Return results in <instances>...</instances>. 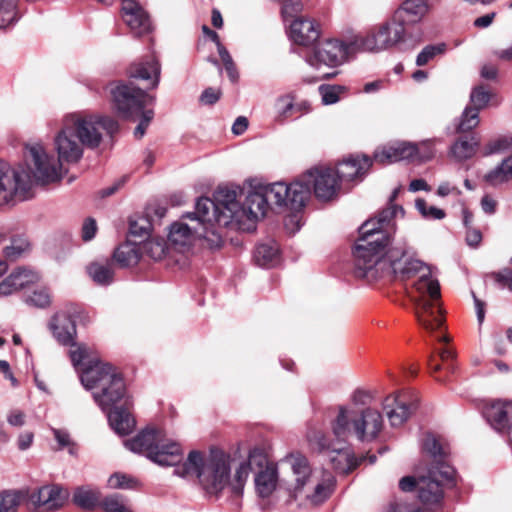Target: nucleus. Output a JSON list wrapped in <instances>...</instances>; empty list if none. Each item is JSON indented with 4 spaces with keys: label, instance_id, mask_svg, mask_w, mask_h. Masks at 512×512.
I'll list each match as a JSON object with an SVG mask.
<instances>
[{
    "label": "nucleus",
    "instance_id": "37",
    "mask_svg": "<svg viewBox=\"0 0 512 512\" xmlns=\"http://www.w3.org/2000/svg\"><path fill=\"white\" fill-rule=\"evenodd\" d=\"M275 120L283 123L288 118L292 117L295 109H300L301 105H295V97L293 94H284L275 100Z\"/></svg>",
    "mask_w": 512,
    "mask_h": 512
},
{
    "label": "nucleus",
    "instance_id": "51",
    "mask_svg": "<svg viewBox=\"0 0 512 512\" xmlns=\"http://www.w3.org/2000/svg\"><path fill=\"white\" fill-rule=\"evenodd\" d=\"M445 51V44L427 45L416 57V65L424 66L437 55Z\"/></svg>",
    "mask_w": 512,
    "mask_h": 512
},
{
    "label": "nucleus",
    "instance_id": "17",
    "mask_svg": "<svg viewBox=\"0 0 512 512\" xmlns=\"http://www.w3.org/2000/svg\"><path fill=\"white\" fill-rule=\"evenodd\" d=\"M68 498V491L57 484L42 486L30 494L31 504L41 512L59 510Z\"/></svg>",
    "mask_w": 512,
    "mask_h": 512
},
{
    "label": "nucleus",
    "instance_id": "16",
    "mask_svg": "<svg viewBox=\"0 0 512 512\" xmlns=\"http://www.w3.org/2000/svg\"><path fill=\"white\" fill-rule=\"evenodd\" d=\"M353 50H355V48L351 46V41L349 44H345L342 41L331 39L316 45L312 51L306 55L305 59L310 66L316 69H319L323 65L336 67L342 64L348 53Z\"/></svg>",
    "mask_w": 512,
    "mask_h": 512
},
{
    "label": "nucleus",
    "instance_id": "38",
    "mask_svg": "<svg viewBox=\"0 0 512 512\" xmlns=\"http://www.w3.org/2000/svg\"><path fill=\"white\" fill-rule=\"evenodd\" d=\"M99 499V491L89 486L78 487L73 494L74 503L85 510H91L96 507Z\"/></svg>",
    "mask_w": 512,
    "mask_h": 512
},
{
    "label": "nucleus",
    "instance_id": "24",
    "mask_svg": "<svg viewBox=\"0 0 512 512\" xmlns=\"http://www.w3.org/2000/svg\"><path fill=\"white\" fill-rule=\"evenodd\" d=\"M123 19L133 33L143 35L150 30L148 15L135 0H121Z\"/></svg>",
    "mask_w": 512,
    "mask_h": 512
},
{
    "label": "nucleus",
    "instance_id": "29",
    "mask_svg": "<svg viewBox=\"0 0 512 512\" xmlns=\"http://www.w3.org/2000/svg\"><path fill=\"white\" fill-rule=\"evenodd\" d=\"M255 489L261 498H268L276 490L278 484V470L276 465H267L255 475Z\"/></svg>",
    "mask_w": 512,
    "mask_h": 512
},
{
    "label": "nucleus",
    "instance_id": "35",
    "mask_svg": "<svg viewBox=\"0 0 512 512\" xmlns=\"http://www.w3.org/2000/svg\"><path fill=\"white\" fill-rule=\"evenodd\" d=\"M278 255V244L274 241H270L256 246L254 260L258 266L271 267L277 263Z\"/></svg>",
    "mask_w": 512,
    "mask_h": 512
},
{
    "label": "nucleus",
    "instance_id": "34",
    "mask_svg": "<svg viewBox=\"0 0 512 512\" xmlns=\"http://www.w3.org/2000/svg\"><path fill=\"white\" fill-rule=\"evenodd\" d=\"M332 487L333 484L330 480H320L317 476L303 493L308 501L317 505L323 503L330 496Z\"/></svg>",
    "mask_w": 512,
    "mask_h": 512
},
{
    "label": "nucleus",
    "instance_id": "45",
    "mask_svg": "<svg viewBox=\"0 0 512 512\" xmlns=\"http://www.w3.org/2000/svg\"><path fill=\"white\" fill-rule=\"evenodd\" d=\"M12 276H15V281L19 284V290L30 287L31 285L36 284L40 276L38 272L33 269L26 267H18L10 273Z\"/></svg>",
    "mask_w": 512,
    "mask_h": 512
},
{
    "label": "nucleus",
    "instance_id": "22",
    "mask_svg": "<svg viewBox=\"0 0 512 512\" xmlns=\"http://www.w3.org/2000/svg\"><path fill=\"white\" fill-rule=\"evenodd\" d=\"M284 461L289 464L294 475L295 494H302L317 477L316 473L312 471L308 459L302 454H290L286 456Z\"/></svg>",
    "mask_w": 512,
    "mask_h": 512
},
{
    "label": "nucleus",
    "instance_id": "46",
    "mask_svg": "<svg viewBox=\"0 0 512 512\" xmlns=\"http://www.w3.org/2000/svg\"><path fill=\"white\" fill-rule=\"evenodd\" d=\"M429 470L436 472V479L440 481L442 488L444 485H453L455 470L447 464L446 458H443L440 462H434V465Z\"/></svg>",
    "mask_w": 512,
    "mask_h": 512
},
{
    "label": "nucleus",
    "instance_id": "55",
    "mask_svg": "<svg viewBox=\"0 0 512 512\" xmlns=\"http://www.w3.org/2000/svg\"><path fill=\"white\" fill-rule=\"evenodd\" d=\"M26 302L29 305H33L38 308L48 307L51 303V296L47 289L35 290L28 298Z\"/></svg>",
    "mask_w": 512,
    "mask_h": 512
},
{
    "label": "nucleus",
    "instance_id": "49",
    "mask_svg": "<svg viewBox=\"0 0 512 512\" xmlns=\"http://www.w3.org/2000/svg\"><path fill=\"white\" fill-rule=\"evenodd\" d=\"M21 503V494L16 491L0 493V512H18Z\"/></svg>",
    "mask_w": 512,
    "mask_h": 512
},
{
    "label": "nucleus",
    "instance_id": "56",
    "mask_svg": "<svg viewBox=\"0 0 512 512\" xmlns=\"http://www.w3.org/2000/svg\"><path fill=\"white\" fill-rule=\"evenodd\" d=\"M374 399V394L370 390H366L363 388H358L353 391L350 396V400L352 404L359 407L368 406Z\"/></svg>",
    "mask_w": 512,
    "mask_h": 512
},
{
    "label": "nucleus",
    "instance_id": "43",
    "mask_svg": "<svg viewBox=\"0 0 512 512\" xmlns=\"http://www.w3.org/2000/svg\"><path fill=\"white\" fill-rule=\"evenodd\" d=\"M251 470L250 463L243 461L236 468L233 478L230 477V484L228 487L231 488V491L235 495L242 494Z\"/></svg>",
    "mask_w": 512,
    "mask_h": 512
},
{
    "label": "nucleus",
    "instance_id": "19",
    "mask_svg": "<svg viewBox=\"0 0 512 512\" xmlns=\"http://www.w3.org/2000/svg\"><path fill=\"white\" fill-rule=\"evenodd\" d=\"M385 409L387 410V417L393 427L401 426L410 415L417 409L416 399H412L409 393H400L397 395L389 396L385 400Z\"/></svg>",
    "mask_w": 512,
    "mask_h": 512
},
{
    "label": "nucleus",
    "instance_id": "28",
    "mask_svg": "<svg viewBox=\"0 0 512 512\" xmlns=\"http://www.w3.org/2000/svg\"><path fill=\"white\" fill-rule=\"evenodd\" d=\"M197 233H200V230L196 222L189 225L179 221L170 226L168 239L175 246L186 247L197 238Z\"/></svg>",
    "mask_w": 512,
    "mask_h": 512
},
{
    "label": "nucleus",
    "instance_id": "14",
    "mask_svg": "<svg viewBox=\"0 0 512 512\" xmlns=\"http://www.w3.org/2000/svg\"><path fill=\"white\" fill-rule=\"evenodd\" d=\"M292 183H298L301 188L307 190L303 199V206L309 199L312 188L315 196L323 201L332 200L340 190V184L331 168H315L307 171Z\"/></svg>",
    "mask_w": 512,
    "mask_h": 512
},
{
    "label": "nucleus",
    "instance_id": "1",
    "mask_svg": "<svg viewBox=\"0 0 512 512\" xmlns=\"http://www.w3.org/2000/svg\"><path fill=\"white\" fill-rule=\"evenodd\" d=\"M398 213L403 215V208L390 205L376 218L361 225L354 250L355 275L369 280L382 277L405 280L423 271L414 284L417 295H412V300L418 322L434 333L444 323L438 280L431 276L428 266L415 258L414 249L406 242H397L387 248L391 234L395 232Z\"/></svg>",
    "mask_w": 512,
    "mask_h": 512
},
{
    "label": "nucleus",
    "instance_id": "31",
    "mask_svg": "<svg viewBox=\"0 0 512 512\" xmlns=\"http://www.w3.org/2000/svg\"><path fill=\"white\" fill-rule=\"evenodd\" d=\"M480 145V139L475 135L459 137L450 148V155L456 161H465L472 158Z\"/></svg>",
    "mask_w": 512,
    "mask_h": 512
},
{
    "label": "nucleus",
    "instance_id": "7",
    "mask_svg": "<svg viewBox=\"0 0 512 512\" xmlns=\"http://www.w3.org/2000/svg\"><path fill=\"white\" fill-rule=\"evenodd\" d=\"M125 446L133 452L145 454L161 466H177L182 459L180 445L156 428L141 431L133 439L127 440Z\"/></svg>",
    "mask_w": 512,
    "mask_h": 512
},
{
    "label": "nucleus",
    "instance_id": "18",
    "mask_svg": "<svg viewBox=\"0 0 512 512\" xmlns=\"http://www.w3.org/2000/svg\"><path fill=\"white\" fill-rule=\"evenodd\" d=\"M430 146V142L421 141L418 144L397 142L385 145L374 152V160L380 164H391L402 160L415 159L422 147Z\"/></svg>",
    "mask_w": 512,
    "mask_h": 512
},
{
    "label": "nucleus",
    "instance_id": "23",
    "mask_svg": "<svg viewBox=\"0 0 512 512\" xmlns=\"http://www.w3.org/2000/svg\"><path fill=\"white\" fill-rule=\"evenodd\" d=\"M371 163V159L366 156H351L337 165L336 170H334L335 177L340 185L344 182L361 180Z\"/></svg>",
    "mask_w": 512,
    "mask_h": 512
},
{
    "label": "nucleus",
    "instance_id": "62",
    "mask_svg": "<svg viewBox=\"0 0 512 512\" xmlns=\"http://www.w3.org/2000/svg\"><path fill=\"white\" fill-rule=\"evenodd\" d=\"M97 232V224L93 218H87L81 229V236L84 241H90L95 237Z\"/></svg>",
    "mask_w": 512,
    "mask_h": 512
},
{
    "label": "nucleus",
    "instance_id": "27",
    "mask_svg": "<svg viewBox=\"0 0 512 512\" xmlns=\"http://www.w3.org/2000/svg\"><path fill=\"white\" fill-rule=\"evenodd\" d=\"M428 11L429 5L425 0H405L395 11L393 17L397 23L404 26L420 22Z\"/></svg>",
    "mask_w": 512,
    "mask_h": 512
},
{
    "label": "nucleus",
    "instance_id": "12",
    "mask_svg": "<svg viewBox=\"0 0 512 512\" xmlns=\"http://www.w3.org/2000/svg\"><path fill=\"white\" fill-rule=\"evenodd\" d=\"M307 440L313 450L326 455L332 468L339 474H347L359 464L348 446H337L339 443H333L321 430H309Z\"/></svg>",
    "mask_w": 512,
    "mask_h": 512
},
{
    "label": "nucleus",
    "instance_id": "59",
    "mask_svg": "<svg viewBox=\"0 0 512 512\" xmlns=\"http://www.w3.org/2000/svg\"><path fill=\"white\" fill-rule=\"evenodd\" d=\"M137 117H140V122L134 130V135L136 138H142L154 117V111L150 108L146 109L142 111Z\"/></svg>",
    "mask_w": 512,
    "mask_h": 512
},
{
    "label": "nucleus",
    "instance_id": "52",
    "mask_svg": "<svg viewBox=\"0 0 512 512\" xmlns=\"http://www.w3.org/2000/svg\"><path fill=\"white\" fill-rule=\"evenodd\" d=\"M142 250L152 259L160 260L166 253V246L162 240L150 239L144 242Z\"/></svg>",
    "mask_w": 512,
    "mask_h": 512
},
{
    "label": "nucleus",
    "instance_id": "44",
    "mask_svg": "<svg viewBox=\"0 0 512 512\" xmlns=\"http://www.w3.org/2000/svg\"><path fill=\"white\" fill-rule=\"evenodd\" d=\"M512 150V136L504 135L489 141L482 149L484 157L503 154Z\"/></svg>",
    "mask_w": 512,
    "mask_h": 512
},
{
    "label": "nucleus",
    "instance_id": "48",
    "mask_svg": "<svg viewBox=\"0 0 512 512\" xmlns=\"http://www.w3.org/2000/svg\"><path fill=\"white\" fill-rule=\"evenodd\" d=\"M415 207L421 216L427 220H441L446 215L443 209L433 205H428V203L422 198L415 200Z\"/></svg>",
    "mask_w": 512,
    "mask_h": 512
},
{
    "label": "nucleus",
    "instance_id": "33",
    "mask_svg": "<svg viewBox=\"0 0 512 512\" xmlns=\"http://www.w3.org/2000/svg\"><path fill=\"white\" fill-rule=\"evenodd\" d=\"M87 272L97 285L108 286L114 280L113 264L110 261L93 262L87 267Z\"/></svg>",
    "mask_w": 512,
    "mask_h": 512
},
{
    "label": "nucleus",
    "instance_id": "64",
    "mask_svg": "<svg viewBox=\"0 0 512 512\" xmlns=\"http://www.w3.org/2000/svg\"><path fill=\"white\" fill-rule=\"evenodd\" d=\"M461 193H462L461 190L456 185H454L448 181H444V182L440 183L436 190V194L439 197H446L448 195L460 196Z\"/></svg>",
    "mask_w": 512,
    "mask_h": 512
},
{
    "label": "nucleus",
    "instance_id": "41",
    "mask_svg": "<svg viewBox=\"0 0 512 512\" xmlns=\"http://www.w3.org/2000/svg\"><path fill=\"white\" fill-rule=\"evenodd\" d=\"M480 123L479 112L477 109L471 108L468 105L464 108L458 122L456 124V131L459 133L469 132L475 129Z\"/></svg>",
    "mask_w": 512,
    "mask_h": 512
},
{
    "label": "nucleus",
    "instance_id": "53",
    "mask_svg": "<svg viewBox=\"0 0 512 512\" xmlns=\"http://www.w3.org/2000/svg\"><path fill=\"white\" fill-rule=\"evenodd\" d=\"M137 484L136 479L122 473H114L108 479V486L112 489H132Z\"/></svg>",
    "mask_w": 512,
    "mask_h": 512
},
{
    "label": "nucleus",
    "instance_id": "26",
    "mask_svg": "<svg viewBox=\"0 0 512 512\" xmlns=\"http://www.w3.org/2000/svg\"><path fill=\"white\" fill-rule=\"evenodd\" d=\"M50 329L53 336L60 344L65 346L74 344L76 324L67 313H56L50 321Z\"/></svg>",
    "mask_w": 512,
    "mask_h": 512
},
{
    "label": "nucleus",
    "instance_id": "57",
    "mask_svg": "<svg viewBox=\"0 0 512 512\" xmlns=\"http://www.w3.org/2000/svg\"><path fill=\"white\" fill-rule=\"evenodd\" d=\"M218 53L224 64L225 70L227 71L229 78L233 82L236 81L238 78V74L233 59L229 54L228 50L223 45H219Z\"/></svg>",
    "mask_w": 512,
    "mask_h": 512
},
{
    "label": "nucleus",
    "instance_id": "9",
    "mask_svg": "<svg viewBox=\"0 0 512 512\" xmlns=\"http://www.w3.org/2000/svg\"><path fill=\"white\" fill-rule=\"evenodd\" d=\"M405 28L392 17L391 20L372 27L365 35H357L351 40L355 50L382 52L394 47L403 40Z\"/></svg>",
    "mask_w": 512,
    "mask_h": 512
},
{
    "label": "nucleus",
    "instance_id": "13",
    "mask_svg": "<svg viewBox=\"0 0 512 512\" xmlns=\"http://www.w3.org/2000/svg\"><path fill=\"white\" fill-rule=\"evenodd\" d=\"M25 159L32 165L33 178L36 183L47 185L60 181L65 171L62 167L64 160L56 159L46 152L41 143H31L25 146Z\"/></svg>",
    "mask_w": 512,
    "mask_h": 512
},
{
    "label": "nucleus",
    "instance_id": "11",
    "mask_svg": "<svg viewBox=\"0 0 512 512\" xmlns=\"http://www.w3.org/2000/svg\"><path fill=\"white\" fill-rule=\"evenodd\" d=\"M110 94L115 110L125 119L136 118L155 101L145 89L135 86L132 81L116 84L110 89Z\"/></svg>",
    "mask_w": 512,
    "mask_h": 512
},
{
    "label": "nucleus",
    "instance_id": "15",
    "mask_svg": "<svg viewBox=\"0 0 512 512\" xmlns=\"http://www.w3.org/2000/svg\"><path fill=\"white\" fill-rule=\"evenodd\" d=\"M399 487L404 492L416 490L419 500L428 507L439 505L443 498V488L434 470H428L427 476H405L399 481Z\"/></svg>",
    "mask_w": 512,
    "mask_h": 512
},
{
    "label": "nucleus",
    "instance_id": "3",
    "mask_svg": "<svg viewBox=\"0 0 512 512\" xmlns=\"http://www.w3.org/2000/svg\"><path fill=\"white\" fill-rule=\"evenodd\" d=\"M118 128V122L109 116L85 112L67 114L55 136V149L60 159L76 163L82 158L84 147L97 148L104 133L113 135Z\"/></svg>",
    "mask_w": 512,
    "mask_h": 512
},
{
    "label": "nucleus",
    "instance_id": "4",
    "mask_svg": "<svg viewBox=\"0 0 512 512\" xmlns=\"http://www.w3.org/2000/svg\"><path fill=\"white\" fill-rule=\"evenodd\" d=\"M231 463V456L223 450L211 449L207 455L193 450L175 467L174 474L182 478L195 476L208 496L218 498L230 484Z\"/></svg>",
    "mask_w": 512,
    "mask_h": 512
},
{
    "label": "nucleus",
    "instance_id": "47",
    "mask_svg": "<svg viewBox=\"0 0 512 512\" xmlns=\"http://www.w3.org/2000/svg\"><path fill=\"white\" fill-rule=\"evenodd\" d=\"M16 0H0V28H6L17 20Z\"/></svg>",
    "mask_w": 512,
    "mask_h": 512
},
{
    "label": "nucleus",
    "instance_id": "63",
    "mask_svg": "<svg viewBox=\"0 0 512 512\" xmlns=\"http://www.w3.org/2000/svg\"><path fill=\"white\" fill-rule=\"evenodd\" d=\"M302 4L298 1H286L282 7V14L285 21H288L289 17H294L296 14L302 11Z\"/></svg>",
    "mask_w": 512,
    "mask_h": 512
},
{
    "label": "nucleus",
    "instance_id": "20",
    "mask_svg": "<svg viewBox=\"0 0 512 512\" xmlns=\"http://www.w3.org/2000/svg\"><path fill=\"white\" fill-rule=\"evenodd\" d=\"M161 66L155 56L132 63L127 74L130 81L141 80L145 83V89H155L160 81Z\"/></svg>",
    "mask_w": 512,
    "mask_h": 512
},
{
    "label": "nucleus",
    "instance_id": "36",
    "mask_svg": "<svg viewBox=\"0 0 512 512\" xmlns=\"http://www.w3.org/2000/svg\"><path fill=\"white\" fill-rule=\"evenodd\" d=\"M512 178V154L484 176V181L490 186L497 187Z\"/></svg>",
    "mask_w": 512,
    "mask_h": 512
},
{
    "label": "nucleus",
    "instance_id": "61",
    "mask_svg": "<svg viewBox=\"0 0 512 512\" xmlns=\"http://www.w3.org/2000/svg\"><path fill=\"white\" fill-rule=\"evenodd\" d=\"M52 432L60 448L70 447V454H74V447L69 433L64 429L52 428Z\"/></svg>",
    "mask_w": 512,
    "mask_h": 512
},
{
    "label": "nucleus",
    "instance_id": "25",
    "mask_svg": "<svg viewBox=\"0 0 512 512\" xmlns=\"http://www.w3.org/2000/svg\"><path fill=\"white\" fill-rule=\"evenodd\" d=\"M289 37L298 45L308 46L319 38L318 26L311 19L295 18L289 26Z\"/></svg>",
    "mask_w": 512,
    "mask_h": 512
},
{
    "label": "nucleus",
    "instance_id": "8",
    "mask_svg": "<svg viewBox=\"0 0 512 512\" xmlns=\"http://www.w3.org/2000/svg\"><path fill=\"white\" fill-rule=\"evenodd\" d=\"M196 214L204 221H218L227 225L231 220L241 222L237 191L220 186L214 192V199L201 197L195 205Z\"/></svg>",
    "mask_w": 512,
    "mask_h": 512
},
{
    "label": "nucleus",
    "instance_id": "6",
    "mask_svg": "<svg viewBox=\"0 0 512 512\" xmlns=\"http://www.w3.org/2000/svg\"><path fill=\"white\" fill-rule=\"evenodd\" d=\"M382 427L381 413L370 407L357 411L351 406L341 405L331 421V430L338 443H345L350 437H355L360 442L373 441Z\"/></svg>",
    "mask_w": 512,
    "mask_h": 512
},
{
    "label": "nucleus",
    "instance_id": "5",
    "mask_svg": "<svg viewBox=\"0 0 512 512\" xmlns=\"http://www.w3.org/2000/svg\"><path fill=\"white\" fill-rule=\"evenodd\" d=\"M307 190L298 183L275 182L250 192L240 207L241 222L246 218L255 223L263 218L272 206L298 209L303 206Z\"/></svg>",
    "mask_w": 512,
    "mask_h": 512
},
{
    "label": "nucleus",
    "instance_id": "54",
    "mask_svg": "<svg viewBox=\"0 0 512 512\" xmlns=\"http://www.w3.org/2000/svg\"><path fill=\"white\" fill-rule=\"evenodd\" d=\"M250 463V467H257L260 470L265 469L267 465H275L268 461L267 455L262 448L254 447L249 451L248 459L245 461Z\"/></svg>",
    "mask_w": 512,
    "mask_h": 512
},
{
    "label": "nucleus",
    "instance_id": "10",
    "mask_svg": "<svg viewBox=\"0 0 512 512\" xmlns=\"http://www.w3.org/2000/svg\"><path fill=\"white\" fill-rule=\"evenodd\" d=\"M33 179L24 167L11 168L0 160V206L31 198Z\"/></svg>",
    "mask_w": 512,
    "mask_h": 512
},
{
    "label": "nucleus",
    "instance_id": "60",
    "mask_svg": "<svg viewBox=\"0 0 512 512\" xmlns=\"http://www.w3.org/2000/svg\"><path fill=\"white\" fill-rule=\"evenodd\" d=\"M14 279L15 276L9 274L0 282V297H7L20 291L19 286L21 284L17 283Z\"/></svg>",
    "mask_w": 512,
    "mask_h": 512
},
{
    "label": "nucleus",
    "instance_id": "21",
    "mask_svg": "<svg viewBox=\"0 0 512 512\" xmlns=\"http://www.w3.org/2000/svg\"><path fill=\"white\" fill-rule=\"evenodd\" d=\"M484 416L497 431H507L512 443V401L495 400L484 409Z\"/></svg>",
    "mask_w": 512,
    "mask_h": 512
},
{
    "label": "nucleus",
    "instance_id": "50",
    "mask_svg": "<svg viewBox=\"0 0 512 512\" xmlns=\"http://www.w3.org/2000/svg\"><path fill=\"white\" fill-rule=\"evenodd\" d=\"M344 91L345 87L339 85H321L319 87V93L325 105L337 103L340 100V95L344 93Z\"/></svg>",
    "mask_w": 512,
    "mask_h": 512
},
{
    "label": "nucleus",
    "instance_id": "42",
    "mask_svg": "<svg viewBox=\"0 0 512 512\" xmlns=\"http://www.w3.org/2000/svg\"><path fill=\"white\" fill-rule=\"evenodd\" d=\"M493 95L491 91L483 86H475L470 93L468 106L477 109L478 112L488 107Z\"/></svg>",
    "mask_w": 512,
    "mask_h": 512
},
{
    "label": "nucleus",
    "instance_id": "30",
    "mask_svg": "<svg viewBox=\"0 0 512 512\" xmlns=\"http://www.w3.org/2000/svg\"><path fill=\"white\" fill-rule=\"evenodd\" d=\"M187 217L190 218L191 222H196L200 230V233H197V238L204 239L211 249L221 247L223 239L215 228L216 223L221 225L218 221H204L196 214V211L194 213H188Z\"/></svg>",
    "mask_w": 512,
    "mask_h": 512
},
{
    "label": "nucleus",
    "instance_id": "32",
    "mask_svg": "<svg viewBox=\"0 0 512 512\" xmlns=\"http://www.w3.org/2000/svg\"><path fill=\"white\" fill-rule=\"evenodd\" d=\"M141 257V248L132 242L119 245L114 251L113 258L121 267L136 265Z\"/></svg>",
    "mask_w": 512,
    "mask_h": 512
},
{
    "label": "nucleus",
    "instance_id": "2",
    "mask_svg": "<svg viewBox=\"0 0 512 512\" xmlns=\"http://www.w3.org/2000/svg\"><path fill=\"white\" fill-rule=\"evenodd\" d=\"M70 349L73 366L80 371V380L87 390H92L94 401L104 412L111 428L119 435H128L135 427V420L126 408L115 405L125 399L126 386L122 376L109 363L101 362L93 350L84 344Z\"/></svg>",
    "mask_w": 512,
    "mask_h": 512
},
{
    "label": "nucleus",
    "instance_id": "58",
    "mask_svg": "<svg viewBox=\"0 0 512 512\" xmlns=\"http://www.w3.org/2000/svg\"><path fill=\"white\" fill-rule=\"evenodd\" d=\"M103 508L106 512H127L129 510L119 495L107 497L103 501Z\"/></svg>",
    "mask_w": 512,
    "mask_h": 512
},
{
    "label": "nucleus",
    "instance_id": "39",
    "mask_svg": "<svg viewBox=\"0 0 512 512\" xmlns=\"http://www.w3.org/2000/svg\"><path fill=\"white\" fill-rule=\"evenodd\" d=\"M422 451L432 458L433 463L440 462L449 453L447 446L430 433L426 434L422 440Z\"/></svg>",
    "mask_w": 512,
    "mask_h": 512
},
{
    "label": "nucleus",
    "instance_id": "40",
    "mask_svg": "<svg viewBox=\"0 0 512 512\" xmlns=\"http://www.w3.org/2000/svg\"><path fill=\"white\" fill-rule=\"evenodd\" d=\"M31 251V244L29 240L22 235L14 236L11 239L10 245L3 249L4 256L11 261H15Z\"/></svg>",
    "mask_w": 512,
    "mask_h": 512
}]
</instances>
